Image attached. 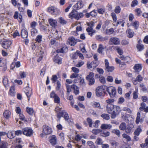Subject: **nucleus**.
<instances>
[{"label": "nucleus", "mask_w": 148, "mask_h": 148, "mask_svg": "<svg viewBox=\"0 0 148 148\" xmlns=\"http://www.w3.org/2000/svg\"><path fill=\"white\" fill-rule=\"evenodd\" d=\"M106 110L108 113L111 114L112 119H114L121 110L119 106L113 104H107Z\"/></svg>", "instance_id": "obj_1"}, {"label": "nucleus", "mask_w": 148, "mask_h": 148, "mask_svg": "<svg viewBox=\"0 0 148 148\" xmlns=\"http://www.w3.org/2000/svg\"><path fill=\"white\" fill-rule=\"evenodd\" d=\"M107 86L103 85L99 86L96 90V95L97 97L104 96L106 91Z\"/></svg>", "instance_id": "obj_2"}, {"label": "nucleus", "mask_w": 148, "mask_h": 148, "mask_svg": "<svg viewBox=\"0 0 148 148\" xmlns=\"http://www.w3.org/2000/svg\"><path fill=\"white\" fill-rule=\"evenodd\" d=\"M52 131L51 128L49 126L44 125L42 127V133L40 134V136L43 137L44 135H48L51 134Z\"/></svg>", "instance_id": "obj_3"}, {"label": "nucleus", "mask_w": 148, "mask_h": 148, "mask_svg": "<svg viewBox=\"0 0 148 148\" xmlns=\"http://www.w3.org/2000/svg\"><path fill=\"white\" fill-rule=\"evenodd\" d=\"M106 91L109 94L111 98L116 97V90L115 87L111 86L109 87L107 86Z\"/></svg>", "instance_id": "obj_4"}, {"label": "nucleus", "mask_w": 148, "mask_h": 148, "mask_svg": "<svg viewBox=\"0 0 148 148\" xmlns=\"http://www.w3.org/2000/svg\"><path fill=\"white\" fill-rule=\"evenodd\" d=\"M48 11L51 14L55 15L58 14L60 11L58 8L52 6L48 8Z\"/></svg>", "instance_id": "obj_5"}, {"label": "nucleus", "mask_w": 148, "mask_h": 148, "mask_svg": "<svg viewBox=\"0 0 148 148\" xmlns=\"http://www.w3.org/2000/svg\"><path fill=\"white\" fill-rule=\"evenodd\" d=\"M23 134L27 137L31 136L33 134L32 129L29 127H25L23 129Z\"/></svg>", "instance_id": "obj_6"}, {"label": "nucleus", "mask_w": 148, "mask_h": 148, "mask_svg": "<svg viewBox=\"0 0 148 148\" xmlns=\"http://www.w3.org/2000/svg\"><path fill=\"white\" fill-rule=\"evenodd\" d=\"M109 43L110 45H119L120 44V40L117 37H112L110 38Z\"/></svg>", "instance_id": "obj_7"}, {"label": "nucleus", "mask_w": 148, "mask_h": 148, "mask_svg": "<svg viewBox=\"0 0 148 148\" xmlns=\"http://www.w3.org/2000/svg\"><path fill=\"white\" fill-rule=\"evenodd\" d=\"M51 98H53L55 103H59L60 102V99L54 91H52L50 95Z\"/></svg>", "instance_id": "obj_8"}, {"label": "nucleus", "mask_w": 148, "mask_h": 148, "mask_svg": "<svg viewBox=\"0 0 148 148\" xmlns=\"http://www.w3.org/2000/svg\"><path fill=\"white\" fill-rule=\"evenodd\" d=\"M105 69L106 71L108 72H112L114 69V67L112 66H109V64L108 60L105 59Z\"/></svg>", "instance_id": "obj_9"}, {"label": "nucleus", "mask_w": 148, "mask_h": 148, "mask_svg": "<svg viewBox=\"0 0 148 148\" xmlns=\"http://www.w3.org/2000/svg\"><path fill=\"white\" fill-rule=\"evenodd\" d=\"M84 6L82 1L81 0H79L73 7V9L77 10L82 8Z\"/></svg>", "instance_id": "obj_10"}, {"label": "nucleus", "mask_w": 148, "mask_h": 148, "mask_svg": "<svg viewBox=\"0 0 148 148\" xmlns=\"http://www.w3.org/2000/svg\"><path fill=\"white\" fill-rule=\"evenodd\" d=\"M25 89V92L27 97L29 101L30 99V97L32 94V90L31 88L28 86L26 87Z\"/></svg>", "instance_id": "obj_11"}, {"label": "nucleus", "mask_w": 148, "mask_h": 148, "mask_svg": "<svg viewBox=\"0 0 148 148\" xmlns=\"http://www.w3.org/2000/svg\"><path fill=\"white\" fill-rule=\"evenodd\" d=\"M11 44V41L9 40H7L2 42L1 44L3 48L7 49L10 47Z\"/></svg>", "instance_id": "obj_12"}, {"label": "nucleus", "mask_w": 148, "mask_h": 148, "mask_svg": "<svg viewBox=\"0 0 148 148\" xmlns=\"http://www.w3.org/2000/svg\"><path fill=\"white\" fill-rule=\"evenodd\" d=\"M68 42L71 46H74L76 44L77 41L75 38L71 37L68 39Z\"/></svg>", "instance_id": "obj_13"}, {"label": "nucleus", "mask_w": 148, "mask_h": 148, "mask_svg": "<svg viewBox=\"0 0 148 148\" xmlns=\"http://www.w3.org/2000/svg\"><path fill=\"white\" fill-rule=\"evenodd\" d=\"M49 142L52 145H56L57 142V138L55 135H53L50 137V138L49 140Z\"/></svg>", "instance_id": "obj_14"}, {"label": "nucleus", "mask_w": 148, "mask_h": 148, "mask_svg": "<svg viewBox=\"0 0 148 148\" xmlns=\"http://www.w3.org/2000/svg\"><path fill=\"white\" fill-rule=\"evenodd\" d=\"M3 82L5 88L8 89L10 86V82L7 77H4L3 78Z\"/></svg>", "instance_id": "obj_15"}, {"label": "nucleus", "mask_w": 148, "mask_h": 148, "mask_svg": "<svg viewBox=\"0 0 148 148\" xmlns=\"http://www.w3.org/2000/svg\"><path fill=\"white\" fill-rule=\"evenodd\" d=\"M53 60L55 63L58 64H61L62 63V59L57 54L54 56Z\"/></svg>", "instance_id": "obj_16"}, {"label": "nucleus", "mask_w": 148, "mask_h": 148, "mask_svg": "<svg viewBox=\"0 0 148 148\" xmlns=\"http://www.w3.org/2000/svg\"><path fill=\"white\" fill-rule=\"evenodd\" d=\"M48 21L50 25L52 27H55L57 26V22L56 20L53 18H50L48 20Z\"/></svg>", "instance_id": "obj_17"}, {"label": "nucleus", "mask_w": 148, "mask_h": 148, "mask_svg": "<svg viewBox=\"0 0 148 148\" xmlns=\"http://www.w3.org/2000/svg\"><path fill=\"white\" fill-rule=\"evenodd\" d=\"M134 126L133 124H130L129 125H127L125 129V132L127 134H130L132 131V129L134 128Z\"/></svg>", "instance_id": "obj_18"}, {"label": "nucleus", "mask_w": 148, "mask_h": 148, "mask_svg": "<svg viewBox=\"0 0 148 148\" xmlns=\"http://www.w3.org/2000/svg\"><path fill=\"white\" fill-rule=\"evenodd\" d=\"M126 33L127 37L131 38H132L134 34V32L132 30L130 29H128L126 30Z\"/></svg>", "instance_id": "obj_19"}, {"label": "nucleus", "mask_w": 148, "mask_h": 148, "mask_svg": "<svg viewBox=\"0 0 148 148\" xmlns=\"http://www.w3.org/2000/svg\"><path fill=\"white\" fill-rule=\"evenodd\" d=\"M86 30L88 33V34L91 36H92L93 34L96 32V31L93 29L91 27H88L86 29Z\"/></svg>", "instance_id": "obj_20"}, {"label": "nucleus", "mask_w": 148, "mask_h": 148, "mask_svg": "<svg viewBox=\"0 0 148 148\" xmlns=\"http://www.w3.org/2000/svg\"><path fill=\"white\" fill-rule=\"evenodd\" d=\"M77 11L73 9L72 11L69 14V17L71 18H74L76 19Z\"/></svg>", "instance_id": "obj_21"}, {"label": "nucleus", "mask_w": 148, "mask_h": 148, "mask_svg": "<svg viewBox=\"0 0 148 148\" xmlns=\"http://www.w3.org/2000/svg\"><path fill=\"white\" fill-rule=\"evenodd\" d=\"M28 35V32L27 30L24 29H23L21 30V36L23 38L25 39L27 38Z\"/></svg>", "instance_id": "obj_22"}, {"label": "nucleus", "mask_w": 148, "mask_h": 148, "mask_svg": "<svg viewBox=\"0 0 148 148\" xmlns=\"http://www.w3.org/2000/svg\"><path fill=\"white\" fill-rule=\"evenodd\" d=\"M68 51V48L66 46H64L61 49H58L57 50L58 53H64Z\"/></svg>", "instance_id": "obj_23"}, {"label": "nucleus", "mask_w": 148, "mask_h": 148, "mask_svg": "<svg viewBox=\"0 0 148 148\" xmlns=\"http://www.w3.org/2000/svg\"><path fill=\"white\" fill-rule=\"evenodd\" d=\"M71 87L74 90V93L75 95H77L79 93V88L77 86L73 84L71 86Z\"/></svg>", "instance_id": "obj_24"}, {"label": "nucleus", "mask_w": 148, "mask_h": 148, "mask_svg": "<svg viewBox=\"0 0 148 148\" xmlns=\"http://www.w3.org/2000/svg\"><path fill=\"white\" fill-rule=\"evenodd\" d=\"M134 69L136 72H139L142 69L141 65L140 64H136L134 66Z\"/></svg>", "instance_id": "obj_25"}, {"label": "nucleus", "mask_w": 148, "mask_h": 148, "mask_svg": "<svg viewBox=\"0 0 148 148\" xmlns=\"http://www.w3.org/2000/svg\"><path fill=\"white\" fill-rule=\"evenodd\" d=\"M140 113L139 112H138L137 114V117L136 121V124H138L139 122L142 123L143 120L142 119H140Z\"/></svg>", "instance_id": "obj_26"}, {"label": "nucleus", "mask_w": 148, "mask_h": 148, "mask_svg": "<svg viewBox=\"0 0 148 148\" xmlns=\"http://www.w3.org/2000/svg\"><path fill=\"white\" fill-rule=\"evenodd\" d=\"M96 38L97 40L101 41H103L107 40L108 38L106 37H103L100 35H97L96 36Z\"/></svg>", "instance_id": "obj_27"}, {"label": "nucleus", "mask_w": 148, "mask_h": 148, "mask_svg": "<svg viewBox=\"0 0 148 148\" xmlns=\"http://www.w3.org/2000/svg\"><path fill=\"white\" fill-rule=\"evenodd\" d=\"M141 41L140 40L138 41V43L136 47L137 48L139 51H141L143 50L144 49V46L142 44L139 43L140 42H141Z\"/></svg>", "instance_id": "obj_28"}, {"label": "nucleus", "mask_w": 148, "mask_h": 148, "mask_svg": "<svg viewBox=\"0 0 148 148\" xmlns=\"http://www.w3.org/2000/svg\"><path fill=\"white\" fill-rule=\"evenodd\" d=\"M112 127V125L110 124H102L101 128L103 130L109 129Z\"/></svg>", "instance_id": "obj_29"}, {"label": "nucleus", "mask_w": 148, "mask_h": 148, "mask_svg": "<svg viewBox=\"0 0 148 148\" xmlns=\"http://www.w3.org/2000/svg\"><path fill=\"white\" fill-rule=\"evenodd\" d=\"M11 115V112L8 110H5L3 113L4 117L6 119L9 118Z\"/></svg>", "instance_id": "obj_30"}, {"label": "nucleus", "mask_w": 148, "mask_h": 148, "mask_svg": "<svg viewBox=\"0 0 148 148\" xmlns=\"http://www.w3.org/2000/svg\"><path fill=\"white\" fill-rule=\"evenodd\" d=\"M92 106L94 108H97L99 109H102L103 108L101 107L100 103L99 102H93L92 104Z\"/></svg>", "instance_id": "obj_31"}, {"label": "nucleus", "mask_w": 148, "mask_h": 148, "mask_svg": "<svg viewBox=\"0 0 148 148\" xmlns=\"http://www.w3.org/2000/svg\"><path fill=\"white\" fill-rule=\"evenodd\" d=\"M7 136L10 139L13 138L15 136L14 134V132L12 131H9L7 134Z\"/></svg>", "instance_id": "obj_32"}, {"label": "nucleus", "mask_w": 148, "mask_h": 148, "mask_svg": "<svg viewBox=\"0 0 148 148\" xmlns=\"http://www.w3.org/2000/svg\"><path fill=\"white\" fill-rule=\"evenodd\" d=\"M20 66V62L19 61H18L15 62H13L11 64V67L14 68L15 66H16L17 68H18Z\"/></svg>", "instance_id": "obj_33"}, {"label": "nucleus", "mask_w": 148, "mask_h": 148, "mask_svg": "<svg viewBox=\"0 0 148 148\" xmlns=\"http://www.w3.org/2000/svg\"><path fill=\"white\" fill-rule=\"evenodd\" d=\"M123 138L126 139L127 141L129 142L131 140L130 137L125 133H123L122 135Z\"/></svg>", "instance_id": "obj_34"}, {"label": "nucleus", "mask_w": 148, "mask_h": 148, "mask_svg": "<svg viewBox=\"0 0 148 148\" xmlns=\"http://www.w3.org/2000/svg\"><path fill=\"white\" fill-rule=\"evenodd\" d=\"M112 133L115 134L117 136L119 137L120 136L121 133L119 130L117 129H113L112 131Z\"/></svg>", "instance_id": "obj_35"}, {"label": "nucleus", "mask_w": 148, "mask_h": 148, "mask_svg": "<svg viewBox=\"0 0 148 148\" xmlns=\"http://www.w3.org/2000/svg\"><path fill=\"white\" fill-rule=\"evenodd\" d=\"M132 25L136 29H138L139 26V22L138 21H136L132 23Z\"/></svg>", "instance_id": "obj_36"}, {"label": "nucleus", "mask_w": 148, "mask_h": 148, "mask_svg": "<svg viewBox=\"0 0 148 148\" xmlns=\"http://www.w3.org/2000/svg\"><path fill=\"white\" fill-rule=\"evenodd\" d=\"M97 11L99 14H103L105 12V9L104 7L101 8H97Z\"/></svg>", "instance_id": "obj_37"}, {"label": "nucleus", "mask_w": 148, "mask_h": 148, "mask_svg": "<svg viewBox=\"0 0 148 148\" xmlns=\"http://www.w3.org/2000/svg\"><path fill=\"white\" fill-rule=\"evenodd\" d=\"M110 133L108 131L101 132V135L103 137H106L110 135Z\"/></svg>", "instance_id": "obj_38"}, {"label": "nucleus", "mask_w": 148, "mask_h": 148, "mask_svg": "<svg viewBox=\"0 0 148 148\" xmlns=\"http://www.w3.org/2000/svg\"><path fill=\"white\" fill-rule=\"evenodd\" d=\"M66 113V111L65 110H63L61 112H58L57 113V118L59 119L63 116L64 113Z\"/></svg>", "instance_id": "obj_39"}, {"label": "nucleus", "mask_w": 148, "mask_h": 148, "mask_svg": "<svg viewBox=\"0 0 148 148\" xmlns=\"http://www.w3.org/2000/svg\"><path fill=\"white\" fill-rule=\"evenodd\" d=\"M26 111L30 115H32L34 112V110L32 108L27 107L26 108Z\"/></svg>", "instance_id": "obj_40"}, {"label": "nucleus", "mask_w": 148, "mask_h": 148, "mask_svg": "<svg viewBox=\"0 0 148 148\" xmlns=\"http://www.w3.org/2000/svg\"><path fill=\"white\" fill-rule=\"evenodd\" d=\"M126 123L124 122H123L121 123L119 126V128L121 130L124 131L126 129Z\"/></svg>", "instance_id": "obj_41"}, {"label": "nucleus", "mask_w": 148, "mask_h": 148, "mask_svg": "<svg viewBox=\"0 0 148 148\" xmlns=\"http://www.w3.org/2000/svg\"><path fill=\"white\" fill-rule=\"evenodd\" d=\"M9 94L11 96H13L14 94V88L13 86H12L10 87L9 92Z\"/></svg>", "instance_id": "obj_42"}, {"label": "nucleus", "mask_w": 148, "mask_h": 148, "mask_svg": "<svg viewBox=\"0 0 148 148\" xmlns=\"http://www.w3.org/2000/svg\"><path fill=\"white\" fill-rule=\"evenodd\" d=\"M42 36L41 35H39L37 36L35 39L36 41L39 43L41 42L42 40Z\"/></svg>", "instance_id": "obj_43"}, {"label": "nucleus", "mask_w": 148, "mask_h": 148, "mask_svg": "<svg viewBox=\"0 0 148 148\" xmlns=\"http://www.w3.org/2000/svg\"><path fill=\"white\" fill-rule=\"evenodd\" d=\"M101 116L103 119L108 120L110 119V115L107 114H103L101 115Z\"/></svg>", "instance_id": "obj_44"}, {"label": "nucleus", "mask_w": 148, "mask_h": 148, "mask_svg": "<svg viewBox=\"0 0 148 148\" xmlns=\"http://www.w3.org/2000/svg\"><path fill=\"white\" fill-rule=\"evenodd\" d=\"M94 74L93 72H90L89 73L88 75L86 77V79L87 80H88L91 79H92L94 78Z\"/></svg>", "instance_id": "obj_45"}, {"label": "nucleus", "mask_w": 148, "mask_h": 148, "mask_svg": "<svg viewBox=\"0 0 148 148\" xmlns=\"http://www.w3.org/2000/svg\"><path fill=\"white\" fill-rule=\"evenodd\" d=\"M8 143L6 142H2L0 144V148H8Z\"/></svg>", "instance_id": "obj_46"}, {"label": "nucleus", "mask_w": 148, "mask_h": 148, "mask_svg": "<svg viewBox=\"0 0 148 148\" xmlns=\"http://www.w3.org/2000/svg\"><path fill=\"white\" fill-rule=\"evenodd\" d=\"M31 35L32 36H35L38 33V31L36 28L32 29L31 30Z\"/></svg>", "instance_id": "obj_47"}, {"label": "nucleus", "mask_w": 148, "mask_h": 148, "mask_svg": "<svg viewBox=\"0 0 148 148\" xmlns=\"http://www.w3.org/2000/svg\"><path fill=\"white\" fill-rule=\"evenodd\" d=\"M141 131V129L140 128H138L135 130V131L134 133V135L139 136L140 134V132Z\"/></svg>", "instance_id": "obj_48"}, {"label": "nucleus", "mask_w": 148, "mask_h": 148, "mask_svg": "<svg viewBox=\"0 0 148 148\" xmlns=\"http://www.w3.org/2000/svg\"><path fill=\"white\" fill-rule=\"evenodd\" d=\"M95 143L97 145H101L103 144V141L102 139L99 137H98Z\"/></svg>", "instance_id": "obj_49"}, {"label": "nucleus", "mask_w": 148, "mask_h": 148, "mask_svg": "<svg viewBox=\"0 0 148 148\" xmlns=\"http://www.w3.org/2000/svg\"><path fill=\"white\" fill-rule=\"evenodd\" d=\"M84 64V61L80 60L75 65V66L77 67H80L82 66Z\"/></svg>", "instance_id": "obj_50"}, {"label": "nucleus", "mask_w": 148, "mask_h": 148, "mask_svg": "<svg viewBox=\"0 0 148 148\" xmlns=\"http://www.w3.org/2000/svg\"><path fill=\"white\" fill-rule=\"evenodd\" d=\"M114 100L113 99L109 98L106 99V103L107 104H112L111 103L114 102Z\"/></svg>", "instance_id": "obj_51"}, {"label": "nucleus", "mask_w": 148, "mask_h": 148, "mask_svg": "<svg viewBox=\"0 0 148 148\" xmlns=\"http://www.w3.org/2000/svg\"><path fill=\"white\" fill-rule=\"evenodd\" d=\"M83 16V13L81 12H77L76 16V19L77 20H79L80 18H82Z\"/></svg>", "instance_id": "obj_52"}, {"label": "nucleus", "mask_w": 148, "mask_h": 148, "mask_svg": "<svg viewBox=\"0 0 148 148\" xmlns=\"http://www.w3.org/2000/svg\"><path fill=\"white\" fill-rule=\"evenodd\" d=\"M60 32H59L57 30H56L55 33V37L56 38L59 39L61 37Z\"/></svg>", "instance_id": "obj_53"}, {"label": "nucleus", "mask_w": 148, "mask_h": 148, "mask_svg": "<svg viewBox=\"0 0 148 148\" xmlns=\"http://www.w3.org/2000/svg\"><path fill=\"white\" fill-rule=\"evenodd\" d=\"M101 132L100 129H93L92 131V133L95 135H97Z\"/></svg>", "instance_id": "obj_54"}, {"label": "nucleus", "mask_w": 148, "mask_h": 148, "mask_svg": "<svg viewBox=\"0 0 148 148\" xmlns=\"http://www.w3.org/2000/svg\"><path fill=\"white\" fill-rule=\"evenodd\" d=\"M104 49V48L103 45L101 44H100L99 45V47L98 49V52L100 53H102L103 50Z\"/></svg>", "instance_id": "obj_55"}, {"label": "nucleus", "mask_w": 148, "mask_h": 148, "mask_svg": "<svg viewBox=\"0 0 148 148\" xmlns=\"http://www.w3.org/2000/svg\"><path fill=\"white\" fill-rule=\"evenodd\" d=\"M81 75L80 74H79L76 73H73L72 74V75L70 76V78H71L73 79L75 78H76L77 77L78 79L79 77V76Z\"/></svg>", "instance_id": "obj_56"}, {"label": "nucleus", "mask_w": 148, "mask_h": 148, "mask_svg": "<svg viewBox=\"0 0 148 148\" xmlns=\"http://www.w3.org/2000/svg\"><path fill=\"white\" fill-rule=\"evenodd\" d=\"M116 49L120 55L121 56L122 55L123 52V51L121 48L118 47H116Z\"/></svg>", "instance_id": "obj_57"}, {"label": "nucleus", "mask_w": 148, "mask_h": 148, "mask_svg": "<svg viewBox=\"0 0 148 148\" xmlns=\"http://www.w3.org/2000/svg\"><path fill=\"white\" fill-rule=\"evenodd\" d=\"M111 16L112 17L114 21L115 22H116L117 18L116 14L114 12H112L111 14Z\"/></svg>", "instance_id": "obj_58"}, {"label": "nucleus", "mask_w": 148, "mask_h": 148, "mask_svg": "<svg viewBox=\"0 0 148 148\" xmlns=\"http://www.w3.org/2000/svg\"><path fill=\"white\" fill-rule=\"evenodd\" d=\"M138 4V1L137 0H134L132 2L131 4V7H134Z\"/></svg>", "instance_id": "obj_59"}, {"label": "nucleus", "mask_w": 148, "mask_h": 148, "mask_svg": "<svg viewBox=\"0 0 148 148\" xmlns=\"http://www.w3.org/2000/svg\"><path fill=\"white\" fill-rule=\"evenodd\" d=\"M87 144L91 148H96L95 145L93 142L91 141H88L87 142Z\"/></svg>", "instance_id": "obj_60"}, {"label": "nucleus", "mask_w": 148, "mask_h": 148, "mask_svg": "<svg viewBox=\"0 0 148 148\" xmlns=\"http://www.w3.org/2000/svg\"><path fill=\"white\" fill-rule=\"evenodd\" d=\"M121 11L120 7L119 6H116L114 9V12L116 14L119 13Z\"/></svg>", "instance_id": "obj_61"}, {"label": "nucleus", "mask_w": 148, "mask_h": 148, "mask_svg": "<svg viewBox=\"0 0 148 148\" xmlns=\"http://www.w3.org/2000/svg\"><path fill=\"white\" fill-rule=\"evenodd\" d=\"M66 88L67 90V92L68 94H69V93L71 91V88H72L71 86L68 84H66Z\"/></svg>", "instance_id": "obj_62"}, {"label": "nucleus", "mask_w": 148, "mask_h": 148, "mask_svg": "<svg viewBox=\"0 0 148 148\" xmlns=\"http://www.w3.org/2000/svg\"><path fill=\"white\" fill-rule=\"evenodd\" d=\"M40 29V30L41 31H45L47 30V27L42 25L41 23L39 24Z\"/></svg>", "instance_id": "obj_63"}, {"label": "nucleus", "mask_w": 148, "mask_h": 148, "mask_svg": "<svg viewBox=\"0 0 148 148\" xmlns=\"http://www.w3.org/2000/svg\"><path fill=\"white\" fill-rule=\"evenodd\" d=\"M19 75L21 78L25 77L26 76V73L23 71H20L19 73Z\"/></svg>", "instance_id": "obj_64"}]
</instances>
